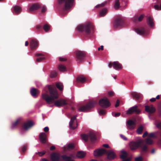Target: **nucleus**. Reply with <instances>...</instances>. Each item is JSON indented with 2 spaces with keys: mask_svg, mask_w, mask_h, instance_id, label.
<instances>
[{
  "mask_svg": "<svg viewBox=\"0 0 161 161\" xmlns=\"http://www.w3.org/2000/svg\"><path fill=\"white\" fill-rule=\"evenodd\" d=\"M107 13V9L104 8L101 10L100 12L99 15L101 17L104 16Z\"/></svg>",
  "mask_w": 161,
  "mask_h": 161,
  "instance_id": "nucleus-36",
  "label": "nucleus"
},
{
  "mask_svg": "<svg viewBox=\"0 0 161 161\" xmlns=\"http://www.w3.org/2000/svg\"><path fill=\"white\" fill-rule=\"evenodd\" d=\"M80 137L81 139L84 141H88L89 139L97 140H99L100 138V136L98 134L92 132H90L87 134H81Z\"/></svg>",
  "mask_w": 161,
  "mask_h": 161,
  "instance_id": "nucleus-5",
  "label": "nucleus"
},
{
  "mask_svg": "<svg viewBox=\"0 0 161 161\" xmlns=\"http://www.w3.org/2000/svg\"><path fill=\"white\" fill-rule=\"evenodd\" d=\"M44 131L45 132H47L49 131V128L47 127H45L44 129Z\"/></svg>",
  "mask_w": 161,
  "mask_h": 161,
  "instance_id": "nucleus-56",
  "label": "nucleus"
},
{
  "mask_svg": "<svg viewBox=\"0 0 161 161\" xmlns=\"http://www.w3.org/2000/svg\"><path fill=\"white\" fill-rule=\"evenodd\" d=\"M43 28L45 32L48 31L50 29V26L48 24H45L43 27Z\"/></svg>",
  "mask_w": 161,
  "mask_h": 161,
  "instance_id": "nucleus-37",
  "label": "nucleus"
},
{
  "mask_svg": "<svg viewBox=\"0 0 161 161\" xmlns=\"http://www.w3.org/2000/svg\"><path fill=\"white\" fill-rule=\"evenodd\" d=\"M61 157L64 161H75L74 160L72 159V158L70 157L67 156L66 155H63L61 156Z\"/></svg>",
  "mask_w": 161,
  "mask_h": 161,
  "instance_id": "nucleus-28",
  "label": "nucleus"
},
{
  "mask_svg": "<svg viewBox=\"0 0 161 161\" xmlns=\"http://www.w3.org/2000/svg\"><path fill=\"white\" fill-rule=\"evenodd\" d=\"M27 146L26 145H25L22 148V153H24L26 150Z\"/></svg>",
  "mask_w": 161,
  "mask_h": 161,
  "instance_id": "nucleus-43",
  "label": "nucleus"
},
{
  "mask_svg": "<svg viewBox=\"0 0 161 161\" xmlns=\"http://www.w3.org/2000/svg\"><path fill=\"white\" fill-rule=\"evenodd\" d=\"M120 113H116L115 114V115H114V116L115 117H119V115H120Z\"/></svg>",
  "mask_w": 161,
  "mask_h": 161,
  "instance_id": "nucleus-57",
  "label": "nucleus"
},
{
  "mask_svg": "<svg viewBox=\"0 0 161 161\" xmlns=\"http://www.w3.org/2000/svg\"><path fill=\"white\" fill-rule=\"evenodd\" d=\"M73 2L74 0H58L59 4L64 6V10L70 8L73 5Z\"/></svg>",
  "mask_w": 161,
  "mask_h": 161,
  "instance_id": "nucleus-8",
  "label": "nucleus"
},
{
  "mask_svg": "<svg viewBox=\"0 0 161 161\" xmlns=\"http://www.w3.org/2000/svg\"><path fill=\"white\" fill-rule=\"evenodd\" d=\"M141 113V111L140 109H138L137 105H135L130 108H129L127 111L126 114H132L134 113L139 114Z\"/></svg>",
  "mask_w": 161,
  "mask_h": 161,
  "instance_id": "nucleus-12",
  "label": "nucleus"
},
{
  "mask_svg": "<svg viewBox=\"0 0 161 161\" xmlns=\"http://www.w3.org/2000/svg\"><path fill=\"white\" fill-rule=\"evenodd\" d=\"M60 154L56 153H53L51 155V159L52 161H58L60 159Z\"/></svg>",
  "mask_w": 161,
  "mask_h": 161,
  "instance_id": "nucleus-17",
  "label": "nucleus"
},
{
  "mask_svg": "<svg viewBox=\"0 0 161 161\" xmlns=\"http://www.w3.org/2000/svg\"><path fill=\"white\" fill-rule=\"evenodd\" d=\"M119 100H117L116 101V103L115 105V107H118L119 104Z\"/></svg>",
  "mask_w": 161,
  "mask_h": 161,
  "instance_id": "nucleus-53",
  "label": "nucleus"
},
{
  "mask_svg": "<svg viewBox=\"0 0 161 161\" xmlns=\"http://www.w3.org/2000/svg\"><path fill=\"white\" fill-rule=\"evenodd\" d=\"M85 155V153L82 151L78 152L76 154V156L79 158H83Z\"/></svg>",
  "mask_w": 161,
  "mask_h": 161,
  "instance_id": "nucleus-32",
  "label": "nucleus"
},
{
  "mask_svg": "<svg viewBox=\"0 0 161 161\" xmlns=\"http://www.w3.org/2000/svg\"><path fill=\"white\" fill-rule=\"evenodd\" d=\"M86 53L84 51H77L75 53L76 60L79 62H82L84 59Z\"/></svg>",
  "mask_w": 161,
  "mask_h": 161,
  "instance_id": "nucleus-9",
  "label": "nucleus"
},
{
  "mask_svg": "<svg viewBox=\"0 0 161 161\" xmlns=\"http://www.w3.org/2000/svg\"><path fill=\"white\" fill-rule=\"evenodd\" d=\"M57 75V73L55 71H52L50 75V76L52 78L56 76Z\"/></svg>",
  "mask_w": 161,
  "mask_h": 161,
  "instance_id": "nucleus-40",
  "label": "nucleus"
},
{
  "mask_svg": "<svg viewBox=\"0 0 161 161\" xmlns=\"http://www.w3.org/2000/svg\"><path fill=\"white\" fill-rule=\"evenodd\" d=\"M40 5L38 3L33 4L29 8L28 12L30 13L32 11L36 10L40 8Z\"/></svg>",
  "mask_w": 161,
  "mask_h": 161,
  "instance_id": "nucleus-20",
  "label": "nucleus"
},
{
  "mask_svg": "<svg viewBox=\"0 0 161 161\" xmlns=\"http://www.w3.org/2000/svg\"><path fill=\"white\" fill-rule=\"evenodd\" d=\"M42 26L40 25H38L36 26V29L39 30L42 29Z\"/></svg>",
  "mask_w": 161,
  "mask_h": 161,
  "instance_id": "nucleus-55",
  "label": "nucleus"
},
{
  "mask_svg": "<svg viewBox=\"0 0 161 161\" xmlns=\"http://www.w3.org/2000/svg\"><path fill=\"white\" fill-rule=\"evenodd\" d=\"M108 66L110 68H111L113 66L114 69L117 70L120 69L122 68V64L118 61L110 62Z\"/></svg>",
  "mask_w": 161,
  "mask_h": 161,
  "instance_id": "nucleus-13",
  "label": "nucleus"
},
{
  "mask_svg": "<svg viewBox=\"0 0 161 161\" xmlns=\"http://www.w3.org/2000/svg\"><path fill=\"white\" fill-rule=\"evenodd\" d=\"M100 50H103V46H101L100 47H99L98 48V51Z\"/></svg>",
  "mask_w": 161,
  "mask_h": 161,
  "instance_id": "nucleus-58",
  "label": "nucleus"
},
{
  "mask_svg": "<svg viewBox=\"0 0 161 161\" xmlns=\"http://www.w3.org/2000/svg\"><path fill=\"white\" fill-rule=\"evenodd\" d=\"M157 144L159 147H161V142H157Z\"/></svg>",
  "mask_w": 161,
  "mask_h": 161,
  "instance_id": "nucleus-63",
  "label": "nucleus"
},
{
  "mask_svg": "<svg viewBox=\"0 0 161 161\" xmlns=\"http://www.w3.org/2000/svg\"><path fill=\"white\" fill-rule=\"evenodd\" d=\"M90 143H89V147H92L93 144H94L95 142H89Z\"/></svg>",
  "mask_w": 161,
  "mask_h": 161,
  "instance_id": "nucleus-52",
  "label": "nucleus"
},
{
  "mask_svg": "<svg viewBox=\"0 0 161 161\" xmlns=\"http://www.w3.org/2000/svg\"><path fill=\"white\" fill-rule=\"evenodd\" d=\"M105 4H106V3H102L101 4L97 5L96 6V7L97 8H99V7H103L105 5Z\"/></svg>",
  "mask_w": 161,
  "mask_h": 161,
  "instance_id": "nucleus-46",
  "label": "nucleus"
},
{
  "mask_svg": "<svg viewBox=\"0 0 161 161\" xmlns=\"http://www.w3.org/2000/svg\"><path fill=\"white\" fill-rule=\"evenodd\" d=\"M48 89L50 95L46 93L42 94V98L45 100L47 103L50 104L54 103V105L57 107L68 104L66 100L62 99L55 101V99L58 98V95L56 88L54 86L49 85Z\"/></svg>",
  "mask_w": 161,
  "mask_h": 161,
  "instance_id": "nucleus-1",
  "label": "nucleus"
},
{
  "mask_svg": "<svg viewBox=\"0 0 161 161\" xmlns=\"http://www.w3.org/2000/svg\"><path fill=\"white\" fill-rule=\"evenodd\" d=\"M157 127L161 130V122L156 124ZM161 138V133L160 134V132L158 131H156L154 132L149 133L148 138L146 141H153L152 139H156Z\"/></svg>",
  "mask_w": 161,
  "mask_h": 161,
  "instance_id": "nucleus-6",
  "label": "nucleus"
},
{
  "mask_svg": "<svg viewBox=\"0 0 161 161\" xmlns=\"http://www.w3.org/2000/svg\"><path fill=\"white\" fill-rule=\"evenodd\" d=\"M144 17V16L143 14H142L139 16L138 15H136L133 18V20L135 22L138 21L140 22L142 20Z\"/></svg>",
  "mask_w": 161,
  "mask_h": 161,
  "instance_id": "nucleus-23",
  "label": "nucleus"
},
{
  "mask_svg": "<svg viewBox=\"0 0 161 161\" xmlns=\"http://www.w3.org/2000/svg\"><path fill=\"white\" fill-rule=\"evenodd\" d=\"M97 103L95 101H90L86 105L80 106L78 108V111L83 112L87 111L94 107L97 104Z\"/></svg>",
  "mask_w": 161,
  "mask_h": 161,
  "instance_id": "nucleus-7",
  "label": "nucleus"
},
{
  "mask_svg": "<svg viewBox=\"0 0 161 161\" xmlns=\"http://www.w3.org/2000/svg\"><path fill=\"white\" fill-rule=\"evenodd\" d=\"M153 142H130L129 146L131 150L136 149L139 147L142 152L144 153H147L148 151V145L153 144Z\"/></svg>",
  "mask_w": 161,
  "mask_h": 161,
  "instance_id": "nucleus-2",
  "label": "nucleus"
},
{
  "mask_svg": "<svg viewBox=\"0 0 161 161\" xmlns=\"http://www.w3.org/2000/svg\"><path fill=\"white\" fill-rule=\"evenodd\" d=\"M120 7V4L119 2H115L114 5V8L116 9H118Z\"/></svg>",
  "mask_w": 161,
  "mask_h": 161,
  "instance_id": "nucleus-41",
  "label": "nucleus"
},
{
  "mask_svg": "<svg viewBox=\"0 0 161 161\" xmlns=\"http://www.w3.org/2000/svg\"><path fill=\"white\" fill-rule=\"evenodd\" d=\"M155 149L154 148H153L151 150V153L152 154H153L155 153Z\"/></svg>",
  "mask_w": 161,
  "mask_h": 161,
  "instance_id": "nucleus-62",
  "label": "nucleus"
},
{
  "mask_svg": "<svg viewBox=\"0 0 161 161\" xmlns=\"http://www.w3.org/2000/svg\"><path fill=\"white\" fill-rule=\"evenodd\" d=\"M46 153V152L45 151H43L42 152H38V153L39 156H42L44 154Z\"/></svg>",
  "mask_w": 161,
  "mask_h": 161,
  "instance_id": "nucleus-48",
  "label": "nucleus"
},
{
  "mask_svg": "<svg viewBox=\"0 0 161 161\" xmlns=\"http://www.w3.org/2000/svg\"><path fill=\"white\" fill-rule=\"evenodd\" d=\"M14 11L17 14H18L21 11V8L19 6H15L14 7Z\"/></svg>",
  "mask_w": 161,
  "mask_h": 161,
  "instance_id": "nucleus-31",
  "label": "nucleus"
},
{
  "mask_svg": "<svg viewBox=\"0 0 161 161\" xmlns=\"http://www.w3.org/2000/svg\"><path fill=\"white\" fill-rule=\"evenodd\" d=\"M39 138L40 141H47V137L46 134L44 133H41L39 135Z\"/></svg>",
  "mask_w": 161,
  "mask_h": 161,
  "instance_id": "nucleus-24",
  "label": "nucleus"
},
{
  "mask_svg": "<svg viewBox=\"0 0 161 161\" xmlns=\"http://www.w3.org/2000/svg\"><path fill=\"white\" fill-rule=\"evenodd\" d=\"M153 21V18L150 16L147 19V24L151 27H153L154 25Z\"/></svg>",
  "mask_w": 161,
  "mask_h": 161,
  "instance_id": "nucleus-26",
  "label": "nucleus"
},
{
  "mask_svg": "<svg viewBox=\"0 0 161 161\" xmlns=\"http://www.w3.org/2000/svg\"><path fill=\"white\" fill-rule=\"evenodd\" d=\"M55 149V147L54 146H52L50 148V150H53Z\"/></svg>",
  "mask_w": 161,
  "mask_h": 161,
  "instance_id": "nucleus-61",
  "label": "nucleus"
},
{
  "mask_svg": "<svg viewBox=\"0 0 161 161\" xmlns=\"http://www.w3.org/2000/svg\"><path fill=\"white\" fill-rule=\"evenodd\" d=\"M130 158H125L124 159H123L122 161H130Z\"/></svg>",
  "mask_w": 161,
  "mask_h": 161,
  "instance_id": "nucleus-60",
  "label": "nucleus"
},
{
  "mask_svg": "<svg viewBox=\"0 0 161 161\" xmlns=\"http://www.w3.org/2000/svg\"><path fill=\"white\" fill-rule=\"evenodd\" d=\"M154 8L155 9L157 10H159L160 9V7L158 5H155L154 6Z\"/></svg>",
  "mask_w": 161,
  "mask_h": 161,
  "instance_id": "nucleus-54",
  "label": "nucleus"
},
{
  "mask_svg": "<svg viewBox=\"0 0 161 161\" xmlns=\"http://www.w3.org/2000/svg\"><path fill=\"white\" fill-rule=\"evenodd\" d=\"M155 100L156 98H152L150 100V101L152 102H154V101H155Z\"/></svg>",
  "mask_w": 161,
  "mask_h": 161,
  "instance_id": "nucleus-59",
  "label": "nucleus"
},
{
  "mask_svg": "<svg viewBox=\"0 0 161 161\" xmlns=\"http://www.w3.org/2000/svg\"><path fill=\"white\" fill-rule=\"evenodd\" d=\"M121 155H120V158L123 159H124L126 158L127 155V152L124 151H121Z\"/></svg>",
  "mask_w": 161,
  "mask_h": 161,
  "instance_id": "nucleus-34",
  "label": "nucleus"
},
{
  "mask_svg": "<svg viewBox=\"0 0 161 161\" xmlns=\"http://www.w3.org/2000/svg\"><path fill=\"white\" fill-rule=\"evenodd\" d=\"M132 96L136 99H138L141 97L142 95L136 92H133L131 93Z\"/></svg>",
  "mask_w": 161,
  "mask_h": 161,
  "instance_id": "nucleus-30",
  "label": "nucleus"
},
{
  "mask_svg": "<svg viewBox=\"0 0 161 161\" xmlns=\"http://www.w3.org/2000/svg\"><path fill=\"white\" fill-rule=\"evenodd\" d=\"M59 60L61 62L65 61L67 60L66 58L63 57H59Z\"/></svg>",
  "mask_w": 161,
  "mask_h": 161,
  "instance_id": "nucleus-49",
  "label": "nucleus"
},
{
  "mask_svg": "<svg viewBox=\"0 0 161 161\" xmlns=\"http://www.w3.org/2000/svg\"><path fill=\"white\" fill-rule=\"evenodd\" d=\"M77 29L80 31L84 32L86 35H89L93 31L94 26L91 23L87 22L84 25H78Z\"/></svg>",
  "mask_w": 161,
  "mask_h": 161,
  "instance_id": "nucleus-4",
  "label": "nucleus"
},
{
  "mask_svg": "<svg viewBox=\"0 0 161 161\" xmlns=\"http://www.w3.org/2000/svg\"><path fill=\"white\" fill-rule=\"evenodd\" d=\"M120 137H121V138L123 140H127V138L125 136H124L122 134H120Z\"/></svg>",
  "mask_w": 161,
  "mask_h": 161,
  "instance_id": "nucleus-47",
  "label": "nucleus"
},
{
  "mask_svg": "<svg viewBox=\"0 0 161 161\" xmlns=\"http://www.w3.org/2000/svg\"><path fill=\"white\" fill-rule=\"evenodd\" d=\"M21 119H17L15 122L12 123L11 128L14 129L18 127L20 122Z\"/></svg>",
  "mask_w": 161,
  "mask_h": 161,
  "instance_id": "nucleus-25",
  "label": "nucleus"
},
{
  "mask_svg": "<svg viewBox=\"0 0 161 161\" xmlns=\"http://www.w3.org/2000/svg\"><path fill=\"white\" fill-rule=\"evenodd\" d=\"M76 80L78 81L81 83H84L86 81V79L83 76L80 75L77 78Z\"/></svg>",
  "mask_w": 161,
  "mask_h": 161,
  "instance_id": "nucleus-27",
  "label": "nucleus"
},
{
  "mask_svg": "<svg viewBox=\"0 0 161 161\" xmlns=\"http://www.w3.org/2000/svg\"><path fill=\"white\" fill-rule=\"evenodd\" d=\"M143 130V127L142 125H141L137 129L136 132L138 134H141Z\"/></svg>",
  "mask_w": 161,
  "mask_h": 161,
  "instance_id": "nucleus-35",
  "label": "nucleus"
},
{
  "mask_svg": "<svg viewBox=\"0 0 161 161\" xmlns=\"http://www.w3.org/2000/svg\"><path fill=\"white\" fill-rule=\"evenodd\" d=\"M145 111L151 114L153 113L156 111V109L153 105L150 106L146 105L145 106Z\"/></svg>",
  "mask_w": 161,
  "mask_h": 161,
  "instance_id": "nucleus-16",
  "label": "nucleus"
},
{
  "mask_svg": "<svg viewBox=\"0 0 161 161\" xmlns=\"http://www.w3.org/2000/svg\"><path fill=\"white\" fill-rule=\"evenodd\" d=\"M103 147L106 148H108L109 146L107 144H104L103 145Z\"/></svg>",
  "mask_w": 161,
  "mask_h": 161,
  "instance_id": "nucleus-64",
  "label": "nucleus"
},
{
  "mask_svg": "<svg viewBox=\"0 0 161 161\" xmlns=\"http://www.w3.org/2000/svg\"><path fill=\"white\" fill-rule=\"evenodd\" d=\"M74 148V146L73 144H69L67 147V149L69 150L72 149Z\"/></svg>",
  "mask_w": 161,
  "mask_h": 161,
  "instance_id": "nucleus-39",
  "label": "nucleus"
},
{
  "mask_svg": "<svg viewBox=\"0 0 161 161\" xmlns=\"http://www.w3.org/2000/svg\"><path fill=\"white\" fill-rule=\"evenodd\" d=\"M135 31L137 33L141 35H144L147 34L146 29L143 27L137 28L136 29Z\"/></svg>",
  "mask_w": 161,
  "mask_h": 161,
  "instance_id": "nucleus-18",
  "label": "nucleus"
},
{
  "mask_svg": "<svg viewBox=\"0 0 161 161\" xmlns=\"http://www.w3.org/2000/svg\"><path fill=\"white\" fill-rule=\"evenodd\" d=\"M135 160L136 161H142V158L141 157H139L136 158Z\"/></svg>",
  "mask_w": 161,
  "mask_h": 161,
  "instance_id": "nucleus-50",
  "label": "nucleus"
},
{
  "mask_svg": "<svg viewBox=\"0 0 161 161\" xmlns=\"http://www.w3.org/2000/svg\"><path fill=\"white\" fill-rule=\"evenodd\" d=\"M124 24V19L122 17L118 16L115 19L114 26L115 28L118 27L122 26Z\"/></svg>",
  "mask_w": 161,
  "mask_h": 161,
  "instance_id": "nucleus-10",
  "label": "nucleus"
},
{
  "mask_svg": "<svg viewBox=\"0 0 161 161\" xmlns=\"http://www.w3.org/2000/svg\"><path fill=\"white\" fill-rule=\"evenodd\" d=\"M108 96L110 97L114 95V93L113 92H108Z\"/></svg>",
  "mask_w": 161,
  "mask_h": 161,
  "instance_id": "nucleus-51",
  "label": "nucleus"
},
{
  "mask_svg": "<svg viewBox=\"0 0 161 161\" xmlns=\"http://www.w3.org/2000/svg\"><path fill=\"white\" fill-rule=\"evenodd\" d=\"M94 155L95 156H100L104 154L107 155V158L109 160H112L116 157V154L112 150H106L103 149H99L94 151Z\"/></svg>",
  "mask_w": 161,
  "mask_h": 161,
  "instance_id": "nucleus-3",
  "label": "nucleus"
},
{
  "mask_svg": "<svg viewBox=\"0 0 161 161\" xmlns=\"http://www.w3.org/2000/svg\"><path fill=\"white\" fill-rule=\"evenodd\" d=\"M127 124L128 125V128L130 130L133 129L136 125L135 122L131 120H128L127 121Z\"/></svg>",
  "mask_w": 161,
  "mask_h": 161,
  "instance_id": "nucleus-22",
  "label": "nucleus"
},
{
  "mask_svg": "<svg viewBox=\"0 0 161 161\" xmlns=\"http://www.w3.org/2000/svg\"><path fill=\"white\" fill-rule=\"evenodd\" d=\"M148 132L147 131H145L144 134H143L142 135V137L143 138H145L146 136L147 137V138H148Z\"/></svg>",
  "mask_w": 161,
  "mask_h": 161,
  "instance_id": "nucleus-45",
  "label": "nucleus"
},
{
  "mask_svg": "<svg viewBox=\"0 0 161 161\" xmlns=\"http://www.w3.org/2000/svg\"><path fill=\"white\" fill-rule=\"evenodd\" d=\"M98 111L100 115H104L106 113L105 111L104 110L100 108L98 109Z\"/></svg>",
  "mask_w": 161,
  "mask_h": 161,
  "instance_id": "nucleus-38",
  "label": "nucleus"
},
{
  "mask_svg": "<svg viewBox=\"0 0 161 161\" xmlns=\"http://www.w3.org/2000/svg\"><path fill=\"white\" fill-rule=\"evenodd\" d=\"M45 59V58L44 57H40L36 59V61L37 62H40Z\"/></svg>",
  "mask_w": 161,
  "mask_h": 161,
  "instance_id": "nucleus-42",
  "label": "nucleus"
},
{
  "mask_svg": "<svg viewBox=\"0 0 161 161\" xmlns=\"http://www.w3.org/2000/svg\"><path fill=\"white\" fill-rule=\"evenodd\" d=\"M99 105L103 108H107L110 105V103L108 98L104 97L101 99L99 102Z\"/></svg>",
  "mask_w": 161,
  "mask_h": 161,
  "instance_id": "nucleus-11",
  "label": "nucleus"
},
{
  "mask_svg": "<svg viewBox=\"0 0 161 161\" xmlns=\"http://www.w3.org/2000/svg\"><path fill=\"white\" fill-rule=\"evenodd\" d=\"M59 70L62 72H64L67 71L66 67L64 65L62 64H60L58 66Z\"/></svg>",
  "mask_w": 161,
  "mask_h": 161,
  "instance_id": "nucleus-29",
  "label": "nucleus"
},
{
  "mask_svg": "<svg viewBox=\"0 0 161 161\" xmlns=\"http://www.w3.org/2000/svg\"><path fill=\"white\" fill-rule=\"evenodd\" d=\"M34 125V123L31 121H29L25 123L23 125V128L27 130L31 128Z\"/></svg>",
  "mask_w": 161,
  "mask_h": 161,
  "instance_id": "nucleus-19",
  "label": "nucleus"
},
{
  "mask_svg": "<svg viewBox=\"0 0 161 161\" xmlns=\"http://www.w3.org/2000/svg\"><path fill=\"white\" fill-rule=\"evenodd\" d=\"M77 116L74 115L71 118V120L69 122V126L70 129L74 130L76 128L77 126V123L75 120L76 119Z\"/></svg>",
  "mask_w": 161,
  "mask_h": 161,
  "instance_id": "nucleus-14",
  "label": "nucleus"
},
{
  "mask_svg": "<svg viewBox=\"0 0 161 161\" xmlns=\"http://www.w3.org/2000/svg\"><path fill=\"white\" fill-rule=\"evenodd\" d=\"M31 94L34 97H36L39 93V91L36 89L34 88H32L30 91Z\"/></svg>",
  "mask_w": 161,
  "mask_h": 161,
  "instance_id": "nucleus-21",
  "label": "nucleus"
},
{
  "mask_svg": "<svg viewBox=\"0 0 161 161\" xmlns=\"http://www.w3.org/2000/svg\"><path fill=\"white\" fill-rule=\"evenodd\" d=\"M47 8L45 6H43L42 9V13H45L47 11Z\"/></svg>",
  "mask_w": 161,
  "mask_h": 161,
  "instance_id": "nucleus-44",
  "label": "nucleus"
},
{
  "mask_svg": "<svg viewBox=\"0 0 161 161\" xmlns=\"http://www.w3.org/2000/svg\"><path fill=\"white\" fill-rule=\"evenodd\" d=\"M30 45L31 50H35L38 47V42L36 39H31L30 42Z\"/></svg>",
  "mask_w": 161,
  "mask_h": 161,
  "instance_id": "nucleus-15",
  "label": "nucleus"
},
{
  "mask_svg": "<svg viewBox=\"0 0 161 161\" xmlns=\"http://www.w3.org/2000/svg\"><path fill=\"white\" fill-rule=\"evenodd\" d=\"M56 86L60 91H63L64 86L62 83L60 82L57 83L56 84Z\"/></svg>",
  "mask_w": 161,
  "mask_h": 161,
  "instance_id": "nucleus-33",
  "label": "nucleus"
}]
</instances>
